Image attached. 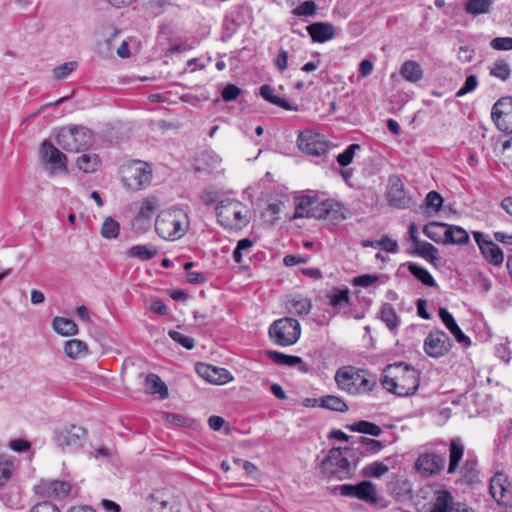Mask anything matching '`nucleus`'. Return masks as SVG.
Masks as SVG:
<instances>
[{
  "label": "nucleus",
  "instance_id": "f257e3e1",
  "mask_svg": "<svg viewBox=\"0 0 512 512\" xmlns=\"http://www.w3.org/2000/svg\"><path fill=\"white\" fill-rule=\"evenodd\" d=\"M337 387L352 396L364 395L376 385L374 377L366 369L345 365L338 368L334 376Z\"/></svg>",
  "mask_w": 512,
  "mask_h": 512
},
{
  "label": "nucleus",
  "instance_id": "f03ea898",
  "mask_svg": "<svg viewBox=\"0 0 512 512\" xmlns=\"http://www.w3.org/2000/svg\"><path fill=\"white\" fill-rule=\"evenodd\" d=\"M381 384L395 395H413L416 392L415 370L403 362L390 364L383 370Z\"/></svg>",
  "mask_w": 512,
  "mask_h": 512
},
{
  "label": "nucleus",
  "instance_id": "7ed1b4c3",
  "mask_svg": "<svg viewBox=\"0 0 512 512\" xmlns=\"http://www.w3.org/2000/svg\"><path fill=\"white\" fill-rule=\"evenodd\" d=\"M188 214L181 208H168L160 211L155 220V231L164 240L175 241L189 230Z\"/></svg>",
  "mask_w": 512,
  "mask_h": 512
},
{
  "label": "nucleus",
  "instance_id": "20e7f679",
  "mask_svg": "<svg viewBox=\"0 0 512 512\" xmlns=\"http://www.w3.org/2000/svg\"><path fill=\"white\" fill-rule=\"evenodd\" d=\"M219 224L225 229L240 230L249 223V209L235 198H225L216 207Z\"/></svg>",
  "mask_w": 512,
  "mask_h": 512
},
{
  "label": "nucleus",
  "instance_id": "39448f33",
  "mask_svg": "<svg viewBox=\"0 0 512 512\" xmlns=\"http://www.w3.org/2000/svg\"><path fill=\"white\" fill-rule=\"evenodd\" d=\"M301 325L292 317H283L271 323L268 329L270 340L277 346L288 347L296 344L301 337Z\"/></svg>",
  "mask_w": 512,
  "mask_h": 512
},
{
  "label": "nucleus",
  "instance_id": "423d86ee",
  "mask_svg": "<svg viewBox=\"0 0 512 512\" xmlns=\"http://www.w3.org/2000/svg\"><path fill=\"white\" fill-rule=\"evenodd\" d=\"M92 142L91 130L83 126L62 127L56 137L57 145L71 153L86 150Z\"/></svg>",
  "mask_w": 512,
  "mask_h": 512
},
{
  "label": "nucleus",
  "instance_id": "0eeeda50",
  "mask_svg": "<svg viewBox=\"0 0 512 512\" xmlns=\"http://www.w3.org/2000/svg\"><path fill=\"white\" fill-rule=\"evenodd\" d=\"M121 173L123 185L135 192L148 187L153 177L151 165L141 160H134L123 165Z\"/></svg>",
  "mask_w": 512,
  "mask_h": 512
},
{
  "label": "nucleus",
  "instance_id": "6e6552de",
  "mask_svg": "<svg viewBox=\"0 0 512 512\" xmlns=\"http://www.w3.org/2000/svg\"><path fill=\"white\" fill-rule=\"evenodd\" d=\"M321 472L329 479L343 480L353 474L351 462L343 455L342 450H328L320 461Z\"/></svg>",
  "mask_w": 512,
  "mask_h": 512
},
{
  "label": "nucleus",
  "instance_id": "1a4fd4ad",
  "mask_svg": "<svg viewBox=\"0 0 512 512\" xmlns=\"http://www.w3.org/2000/svg\"><path fill=\"white\" fill-rule=\"evenodd\" d=\"M298 148L310 156H324L330 147V142L323 134L312 130L302 131L297 138Z\"/></svg>",
  "mask_w": 512,
  "mask_h": 512
},
{
  "label": "nucleus",
  "instance_id": "9d476101",
  "mask_svg": "<svg viewBox=\"0 0 512 512\" xmlns=\"http://www.w3.org/2000/svg\"><path fill=\"white\" fill-rule=\"evenodd\" d=\"M310 216L315 219H325L333 223L340 222L345 219L343 207L340 203L333 199L320 200L312 197Z\"/></svg>",
  "mask_w": 512,
  "mask_h": 512
},
{
  "label": "nucleus",
  "instance_id": "9b49d317",
  "mask_svg": "<svg viewBox=\"0 0 512 512\" xmlns=\"http://www.w3.org/2000/svg\"><path fill=\"white\" fill-rule=\"evenodd\" d=\"M473 237L483 257L492 265L499 266L504 261V254L501 248L491 240L488 234L474 231Z\"/></svg>",
  "mask_w": 512,
  "mask_h": 512
},
{
  "label": "nucleus",
  "instance_id": "f8f14e48",
  "mask_svg": "<svg viewBox=\"0 0 512 512\" xmlns=\"http://www.w3.org/2000/svg\"><path fill=\"white\" fill-rule=\"evenodd\" d=\"M425 353L433 358L444 356L451 348L448 335L441 330H433L426 337L423 345Z\"/></svg>",
  "mask_w": 512,
  "mask_h": 512
},
{
  "label": "nucleus",
  "instance_id": "ddd939ff",
  "mask_svg": "<svg viewBox=\"0 0 512 512\" xmlns=\"http://www.w3.org/2000/svg\"><path fill=\"white\" fill-rule=\"evenodd\" d=\"M491 117L502 131H512V97L499 99L492 107Z\"/></svg>",
  "mask_w": 512,
  "mask_h": 512
},
{
  "label": "nucleus",
  "instance_id": "4468645a",
  "mask_svg": "<svg viewBox=\"0 0 512 512\" xmlns=\"http://www.w3.org/2000/svg\"><path fill=\"white\" fill-rule=\"evenodd\" d=\"M489 491L495 501L507 503L512 498V483L506 474L498 471L490 480Z\"/></svg>",
  "mask_w": 512,
  "mask_h": 512
},
{
  "label": "nucleus",
  "instance_id": "2eb2a0df",
  "mask_svg": "<svg viewBox=\"0 0 512 512\" xmlns=\"http://www.w3.org/2000/svg\"><path fill=\"white\" fill-rule=\"evenodd\" d=\"M34 491L40 497L60 499L68 496L71 491V485L65 481L42 480L34 487Z\"/></svg>",
  "mask_w": 512,
  "mask_h": 512
},
{
  "label": "nucleus",
  "instance_id": "dca6fc26",
  "mask_svg": "<svg viewBox=\"0 0 512 512\" xmlns=\"http://www.w3.org/2000/svg\"><path fill=\"white\" fill-rule=\"evenodd\" d=\"M159 207L160 201L158 197L154 195L145 197L138 204V212L134 217V222L141 228L150 227L152 218Z\"/></svg>",
  "mask_w": 512,
  "mask_h": 512
},
{
  "label": "nucleus",
  "instance_id": "f3484780",
  "mask_svg": "<svg viewBox=\"0 0 512 512\" xmlns=\"http://www.w3.org/2000/svg\"><path fill=\"white\" fill-rule=\"evenodd\" d=\"M387 199L391 206L406 208L411 201L399 177L391 176L388 182Z\"/></svg>",
  "mask_w": 512,
  "mask_h": 512
},
{
  "label": "nucleus",
  "instance_id": "a211bd4d",
  "mask_svg": "<svg viewBox=\"0 0 512 512\" xmlns=\"http://www.w3.org/2000/svg\"><path fill=\"white\" fill-rule=\"evenodd\" d=\"M85 437L86 431L82 427L70 425L58 432L57 442L60 446L79 448L83 446Z\"/></svg>",
  "mask_w": 512,
  "mask_h": 512
},
{
  "label": "nucleus",
  "instance_id": "6ab92c4d",
  "mask_svg": "<svg viewBox=\"0 0 512 512\" xmlns=\"http://www.w3.org/2000/svg\"><path fill=\"white\" fill-rule=\"evenodd\" d=\"M197 372L202 378L216 385H223L233 380V376L227 369L210 364H199Z\"/></svg>",
  "mask_w": 512,
  "mask_h": 512
},
{
  "label": "nucleus",
  "instance_id": "aec40b11",
  "mask_svg": "<svg viewBox=\"0 0 512 512\" xmlns=\"http://www.w3.org/2000/svg\"><path fill=\"white\" fill-rule=\"evenodd\" d=\"M445 466V459L434 453L418 457V474L429 476L439 474Z\"/></svg>",
  "mask_w": 512,
  "mask_h": 512
},
{
  "label": "nucleus",
  "instance_id": "412c9836",
  "mask_svg": "<svg viewBox=\"0 0 512 512\" xmlns=\"http://www.w3.org/2000/svg\"><path fill=\"white\" fill-rule=\"evenodd\" d=\"M42 159L53 166L54 170H67V157L51 142L44 141L40 150Z\"/></svg>",
  "mask_w": 512,
  "mask_h": 512
},
{
  "label": "nucleus",
  "instance_id": "4be33fe9",
  "mask_svg": "<svg viewBox=\"0 0 512 512\" xmlns=\"http://www.w3.org/2000/svg\"><path fill=\"white\" fill-rule=\"evenodd\" d=\"M267 356L276 365L289 367L298 366L299 371L302 373H308L310 370V367L304 363L299 356L287 355L275 350H269Z\"/></svg>",
  "mask_w": 512,
  "mask_h": 512
},
{
  "label": "nucleus",
  "instance_id": "5701e85b",
  "mask_svg": "<svg viewBox=\"0 0 512 512\" xmlns=\"http://www.w3.org/2000/svg\"><path fill=\"white\" fill-rule=\"evenodd\" d=\"M306 30L315 43H324L335 36V28L330 22H315L308 25Z\"/></svg>",
  "mask_w": 512,
  "mask_h": 512
},
{
  "label": "nucleus",
  "instance_id": "b1692460",
  "mask_svg": "<svg viewBox=\"0 0 512 512\" xmlns=\"http://www.w3.org/2000/svg\"><path fill=\"white\" fill-rule=\"evenodd\" d=\"M285 308L290 314L306 316L311 312L312 301L301 294H293L287 297Z\"/></svg>",
  "mask_w": 512,
  "mask_h": 512
},
{
  "label": "nucleus",
  "instance_id": "393cba45",
  "mask_svg": "<svg viewBox=\"0 0 512 512\" xmlns=\"http://www.w3.org/2000/svg\"><path fill=\"white\" fill-rule=\"evenodd\" d=\"M439 317L445 327L449 330V332L454 336L456 341L461 344L470 345L471 341L469 337H467L458 324L456 323L453 315L446 309V308H440L439 309Z\"/></svg>",
  "mask_w": 512,
  "mask_h": 512
},
{
  "label": "nucleus",
  "instance_id": "a878e982",
  "mask_svg": "<svg viewBox=\"0 0 512 512\" xmlns=\"http://www.w3.org/2000/svg\"><path fill=\"white\" fill-rule=\"evenodd\" d=\"M19 468V461L5 453H0V489L11 480Z\"/></svg>",
  "mask_w": 512,
  "mask_h": 512
},
{
  "label": "nucleus",
  "instance_id": "bb28decb",
  "mask_svg": "<svg viewBox=\"0 0 512 512\" xmlns=\"http://www.w3.org/2000/svg\"><path fill=\"white\" fill-rule=\"evenodd\" d=\"M443 197L436 191H430L420 206L421 211L427 217L438 215L443 207Z\"/></svg>",
  "mask_w": 512,
  "mask_h": 512
},
{
  "label": "nucleus",
  "instance_id": "cd10ccee",
  "mask_svg": "<svg viewBox=\"0 0 512 512\" xmlns=\"http://www.w3.org/2000/svg\"><path fill=\"white\" fill-rule=\"evenodd\" d=\"M469 239V234L464 228L458 225L447 224L444 244L466 245Z\"/></svg>",
  "mask_w": 512,
  "mask_h": 512
},
{
  "label": "nucleus",
  "instance_id": "c85d7f7f",
  "mask_svg": "<svg viewBox=\"0 0 512 512\" xmlns=\"http://www.w3.org/2000/svg\"><path fill=\"white\" fill-rule=\"evenodd\" d=\"M418 257L423 258L435 268L441 266L439 250L428 242L418 241Z\"/></svg>",
  "mask_w": 512,
  "mask_h": 512
},
{
  "label": "nucleus",
  "instance_id": "c756f323",
  "mask_svg": "<svg viewBox=\"0 0 512 512\" xmlns=\"http://www.w3.org/2000/svg\"><path fill=\"white\" fill-rule=\"evenodd\" d=\"M329 305L334 309H341L342 307H351L352 301L348 289L333 288L327 295Z\"/></svg>",
  "mask_w": 512,
  "mask_h": 512
},
{
  "label": "nucleus",
  "instance_id": "7c9ffc66",
  "mask_svg": "<svg viewBox=\"0 0 512 512\" xmlns=\"http://www.w3.org/2000/svg\"><path fill=\"white\" fill-rule=\"evenodd\" d=\"M145 390L153 395L158 394L161 399L168 397V388L166 384L154 373H150L146 376Z\"/></svg>",
  "mask_w": 512,
  "mask_h": 512
},
{
  "label": "nucleus",
  "instance_id": "2f4dec72",
  "mask_svg": "<svg viewBox=\"0 0 512 512\" xmlns=\"http://www.w3.org/2000/svg\"><path fill=\"white\" fill-rule=\"evenodd\" d=\"M446 229V223L433 221L423 227V233L432 241L444 244Z\"/></svg>",
  "mask_w": 512,
  "mask_h": 512
},
{
  "label": "nucleus",
  "instance_id": "473e14b6",
  "mask_svg": "<svg viewBox=\"0 0 512 512\" xmlns=\"http://www.w3.org/2000/svg\"><path fill=\"white\" fill-rule=\"evenodd\" d=\"M494 2L495 0H466L464 9L467 14L476 17L490 13Z\"/></svg>",
  "mask_w": 512,
  "mask_h": 512
},
{
  "label": "nucleus",
  "instance_id": "72a5a7b5",
  "mask_svg": "<svg viewBox=\"0 0 512 512\" xmlns=\"http://www.w3.org/2000/svg\"><path fill=\"white\" fill-rule=\"evenodd\" d=\"M261 96L268 102L281 107L285 110H297V107H292L291 104L284 98L275 95V89L270 85H262L260 87Z\"/></svg>",
  "mask_w": 512,
  "mask_h": 512
},
{
  "label": "nucleus",
  "instance_id": "f704fd0d",
  "mask_svg": "<svg viewBox=\"0 0 512 512\" xmlns=\"http://www.w3.org/2000/svg\"><path fill=\"white\" fill-rule=\"evenodd\" d=\"M101 160L97 154L83 153L76 160V166L85 173H93L100 166Z\"/></svg>",
  "mask_w": 512,
  "mask_h": 512
},
{
  "label": "nucleus",
  "instance_id": "c9c22d12",
  "mask_svg": "<svg viewBox=\"0 0 512 512\" xmlns=\"http://www.w3.org/2000/svg\"><path fill=\"white\" fill-rule=\"evenodd\" d=\"M355 497L370 504L377 502L376 488L371 481H362L356 485Z\"/></svg>",
  "mask_w": 512,
  "mask_h": 512
},
{
  "label": "nucleus",
  "instance_id": "e433bc0d",
  "mask_svg": "<svg viewBox=\"0 0 512 512\" xmlns=\"http://www.w3.org/2000/svg\"><path fill=\"white\" fill-rule=\"evenodd\" d=\"M312 196H300L295 199V208L294 213L289 216V219H299V218H311L310 210H311Z\"/></svg>",
  "mask_w": 512,
  "mask_h": 512
},
{
  "label": "nucleus",
  "instance_id": "4c0bfd02",
  "mask_svg": "<svg viewBox=\"0 0 512 512\" xmlns=\"http://www.w3.org/2000/svg\"><path fill=\"white\" fill-rule=\"evenodd\" d=\"M284 210L285 203L280 200H275L273 202H270L266 206V208L262 212V217L265 219L266 222L273 225L281 218V214L284 212Z\"/></svg>",
  "mask_w": 512,
  "mask_h": 512
},
{
  "label": "nucleus",
  "instance_id": "58836bf2",
  "mask_svg": "<svg viewBox=\"0 0 512 512\" xmlns=\"http://www.w3.org/2000/svg\"><path fill=\"white\" fill-rule=\"evenodd\" d=\"M53 329L62 336H72L78 332L76 323L64 317H56L52 323Z\"/></svg>",
  "mask_w": 512,
  "mask_h": 512
},
{
  "label": "nucleus",
  "instance_id": "ea45409f",
  "mask_svg": "<svg viewBox=\"0 0 512 512\" xmlns=\"http://www.w3.org/2000/svg\"><path fill=\"white\" fill-rule=\"evenodd\" d=\"M319 406L336 412L348 411V405L346 402L341 397L335 395H326L321 397L319 399Z\"/></svg>",
  "mask_w": 512,
  "mask_h": 512
},
{
  "label": "nucleus",
  "instance_id": "a19ab883",
  "mask_svg": "<svg viewBox=\"0 0 512 512\" xmlns=\"http://www.w3.org/2000/svg\"><path fill=\"white\" fill-rule=\"evenodd\" d=\"M129 257L141 260H150L158 254V249L153 245H135L128 252Z\"/></svg>",
  "mask_w": 512,
  "mask_h": 512
},
{
  "label": "nucleus",
  "instance_id": "79ce46f5",
  "mask_svg": "<svg viewBox=\"0 0 512 512\" xmlns=\"http://www.w3.org/2000/svg\"><path fill=\"white\" fill-rule=\"evenodd\" d=\"M380 318L390 330L397 328L399 325V317L393 306L389 303H385L381 307Z\"/></svg>",
  "mask_w": 512,
  "mask_h": 512
},
{
  "label": "nucleus",
  "instance_id": "37998d69",
  "mask_svg": "<svg viewBox=\"0 0 512 512\" xmlns=\"http://www.w3.org/2000/svg\"><path fill=\"white\" fill-rule=\"evenodd\" d=\"M349 428L352 431L372 436H378L382 432L380 426L365 420L357 421L349 426Z\"/></svg>",
  "mask_w": 512,
  "mask_h": 512
},
{
  "label": "nucleus",
  "instance_id": "c03bdc74",
  "mask_svg": "<svg viewBox=\"0 0 512 512\" xmlns=\"http://www.w3.org/2000/svg\"><path fill=\"white\" fill-rule=\"evenodd\" d=\"M490 75L506 81L511 75V69L509 64L505 60H497L490 67Z\"/></svg>",
  "mask_w": 512,
  "mask_h": 512
},
{
  "label": "nucleus",
  "instance_id": "a18cd8bd",
  "mask_svg": "<svg viewBox=\"0 0 512 512\" xmlns=\"http://www.w3.org/2000/svg\"><path fill=\"white\" fill-rule=\"evenodd\" d=\"M64 351L68 357L74 359L87 351V345L81 340L72 339L65 343Z\"/></svg>",
  "mask_w": 512,
  "mask_h": 512
},
{
  "label": "nucleus",
  "instance_id": "49530a36",
  "mask_svg": "<svg viewBox=\"0 0 512 512\" xmlns=\"http://www.w3.org/2000/svg\"><path fill=\"white\" fill-rule=\"evenodd\" d=\"M120 232V224L112 217H107L101 227V236L106 239L118 237Z\"/></svg>",
  "mask_w": 512,
  "mask_h": 512
},
{
  "label": "nucleus",
  "instance_id": "de8ad7c7",
  "mask_svg": "<svg viewBox=\"0 0 512 512\" xmlns=\"http://www.w3.org/2000/svg\"><path fill=\"white\" fill-rule=\"evenodd\" d=\"M77 67L78 63L76 61L63 63L53 69V78L55 80H62L75 71Z\"/></svg>",
  "mask_w": 512,
  "mask_h": 512
},
{
  "label": "nucleus",
  "instance_id": "09e8293b",
  "mask_svg": "<svg viewBox=\"0 0 512 512\" xmlns=\"http://www.w3.org/2000/svg\"><path fill=\"white\" fill-rule=\"evenodd\" d=\"M361 147L359 144H351L349 145L345 150L344 152L340 153L336 160L338 162V164L342 167H346V166H349L352 162H353V159H354V156H355V152L357 150H359Z\"/></svg>",
  "mask_w": 512,
  "mask_h": 512
},
{
  "label": "nucleus",
  "instance_id": "8fccbe9b",
  "mask_svg": "<svg viewBox=\"0 0 512 512\" xmlns=\"http://www.w3.org/2000/svg\"><path fill=\"white\" fill-rule=\"evenodd\" d=\"M317 6L313 0H306L292 10V14L298 17L313 16L316 14Z\"/></svg>",
  "mask_w": 512,
  "mask_h": 512
},
{
  "label": "nucleus",
  "instance_id": "3c124183",
  "mask_svg": "<svg viewBox=\"0 0 512 512\" xmlns=\"http://www.w3.org/2000/svg\"><path fill=\"white\" fill-rule=\"evenodd\" d=\"M168 335L173 341H175L182 347L186 348L187 350H191L195 346V341L193 338H191L187 335H184L178 331L170 330L168 332Z\"/></svg>",
  "mask_w": 512,
  "mask_h": 512
},
{
  "label": "nucleus",
  "instance_id": "603ef678",
  "mask_svg": "<svg viewBox=\"0 0 512 512\" xmlns=\"http://www.w3.org/2000/svg\"><path fill=\"white\" fill-rule=\"evenodd\" d=\"M252 246L253 242L248 238H243L239 240L233 253L234 261L237 263H241L243 260L244 252L251 249Z\"/></svg>",
  "mask_w": 512,
  "mask_h": 512
},
{
  "label": "nucleus",
  "instance_id": "864d4df0",
  "mask_svg": "<svg viewBox=\"0 0 512 512\" xmlns=\"http://www.w3.org/2000/svg\"><path fill=\"white\" fill-rule=\"evenodd\" d=\"M478 86V78L476 75H469L463 86L456 92V97H463L468 93L473 92Z\"/></svg>",
  "mask_w": 512,
  "mask_h": 512
},
{
  "label": "nucleus",
  "instance_id": "5fc2aeb1",
  "mask_svg": "<svg viewBox=\"0 0 512 512\" xmlns=\"http://www.w3.org/2000/svg\"><path fill=\"white\" fill-rule=\"evenodd\" d=\"M388 466L383 463L374 462L365 467L364 472L369 477H380L388 471Z\"/></svg>",
  "mask_w": 512,
  "mask_h": 512
},
{
  "label": "nucleus",
  "instance_id": "6e6d98bb",
  "mask_svg": "<svg viewBox=\"0 0 512 512\" xmlns=\"http://www.w3.org/2000/svg\"><path fill=\"white\" fill-rule=\"evenodd\" d=\"M490 46L498 51L512 50V37H496L490 42Z\"/></svg>",
  "mask_w": 512,
  "mask_h": 512
},
{
  "label": "nucleus",
  "instance_id": "4d7b16f0",
  "mask_svg": "<svg viewBox=\"0 0 512 512\" xmlns=\"http://www.w3.org/2000/svg\"><path fill=\"white\" fill-rule=\"evenodd\" d=\"M240 94H241V89L238 86H236L235 84L226 85L221 92L222 99L225 102H230V101L236 100Z\"/></svg>",
  "mask_w": 512,
  "mask_h": 512
},
{
  "label": "nucleus",
  "instance_id": "13d9d810",
  "mask_svg": "<svg viewBox=\"0 0 512 512\" xmlns=\"http://www.w3.org/2000/svg\"><path fill=\"white\" fill-rule=\"evenodd\" d=\"M401 75L411 82H416V62L406 61L401 68Z\"/></svg>",
  "mask_w": 512,
  "mask_h": 512
},
{
  "label": "nucleus",
  "instance_id": "bf43d9fd",
  "mask_svg": "<svg viewBox=\"0 0 512 512\" xmlns=\"http://www.w3.org/2000/svg\"><path fill=\"white\" fill-rule=\"evenodd\" d=\"M379 280L377 275L365 274L353 279V285L360 287H368Z\"/></svg>",
  "mask_w": 512,
  "mask_h": 512
},
{
  "label": "nucleus",
  "instance_id": "052dcab7",
  "mask_svg": "<svg viewBox=\"0 0 512 512\" xmlns=\"http://www.w3.org/2000/svg\"><path fill=\"white\" fill-rule=\"evenodd\" d=\"M418 281L429 287L437 286L435 279L425 268L418 267Z\"/></svg>",
  "mask_w": 512,
  "mask_h": 512
},
{
  "label": "nucleus",
  "instance_id": "680f3d73",
  "mask_svg": "<svg viewBox=\"0 0 512 512\" xmlns=\"http://www.w3.org/2000/svg\"><path fill=\"white\" fill-rule=\"evenodd\" d=\"M30 512H60V510L50 501H43L33 506Z\"/></svg>",
  "mask_w": 512,
  "mask_h": 512
},
{
  "label": "nucleus",
  "instance_id": "e2e57ef3",
  "mask_svg": "<svg viewBox=\"0 0 512 512\" xmlns=\"http://www.w3.org/2000/svg\"><path fill=\"white\" fill-rule=\"evenodd\" d=\"M463 456V450H450L448 473H453Z\"/></svg>",
  "mask_w": 512,
  "mask_h": 512
},
{
  "label": "nucleus",
  "instance_id": "0e129e2a",
  "mask_svg": "<svg viewBox=\"0 0 512 512\" xmlns=\"http://www.w3.org/2000/svg\"><path fill=\"white\" fill-rule=\"evenodd\" d=\"M352 444H357L363 446L365 448H382V445L379 441L367 438L365 436H358Z\"/></svg>",
  "mask_w": 512,
  "mask_h": 512
},
{
  "label": "nucleus",
  "instance_id": "69168bd1",
  "mask_svg": "<svg viewBox=\"0 0 512 512\" xmlns=\"http://www.w3.org/2000/svg\"><path fill=\"white\" fill-rule=\"evenodd\" d=\"M380 247H382L385 251L395 253L398 250L397 241L391 239L387 235H383L380 239Z\"/></svg>",
  "mask_w": 512,
  "mask_h": 512
},
{
  "label": "nucleus",
  "instance_id": "338daca9",
  "mask_svg": "<svg viewBox=\"0 0 512 512\" xmlns=\"http://www.w3.org/2000/svg\"><path fill=\"white\" fill-rule=\"evenodd\" d=\"M274 64L279 71L283 72L286 70L288 66V52L286 50H281L275 58Z\"/></svg>",
  "mask_w": 512,
  "mask_h": 512
},
{
  "label": "nucleus",
  "instance_id": "774afa93",
  "mask_svg": "<svg viewBox=\"0 0 512 512\" xmlns=\"http://www.w3.org/2000/svg\"><path fill=\"white\" fill-rule=\"evenodd\" d=\"M474 57V50L469 46H460L458 50V58L464 63H469Z\"/></svg>",
  "mask_w": 512,
  "mask_h": 512
}]
</instances>
